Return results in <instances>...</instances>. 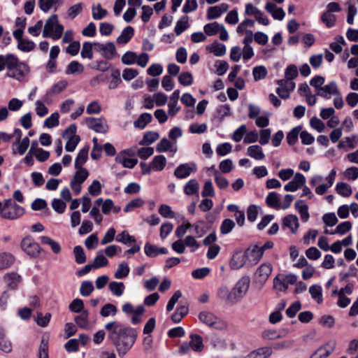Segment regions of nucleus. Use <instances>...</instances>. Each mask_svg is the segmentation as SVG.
<instances>
[{"mask_svg": "<svg viewBox=\"0 0 358 358\" xmlns=\"http://www.w3.org/2000/svg\"><path fill=\"white\" fill-rule=\"evenodd\" d=\"M309 292L311 295L312 299L316 301L318 303H322V289L320 285H313L310 286L309 287Z\"/></svg>", "mask_w": 358, "mask_h": 358, "instance_id": "nucleus-45", "label": "nucleus"}, {"mask_svg": "<svg viewBox=\"0 0 358 358\" xmlns=\"http://www.w3.org/2000/svg\"><path fill=\"white\" fill-rule=\"evenodd\" d=\"M188 27V17L184 16L176 22L174 31L177 36H179L183 31H185Z\"/></svg>", "mask_w": 358, "mask_h": 358, "instance_id": "nucleus-54", "label": "nucleus"}, {"mask_svg": "<svg viewBox=\"0 0 358 358\" xmlns=\"http://www.w3.org/2000/svg\"><path fill=\"white\" fill-rule=\"evenodd\" d=\"M29 71L30 68L29 65L27 63L20 61L16 56L11 67H10L7 72V76L18 81H22L29 74Z\"/></svg>", "mask_w": 358, "mask_h": 358, "instance_id": "nucleus-5", "label": "nucleus"}, {"mask_svg": "<svg viewBox=\"0 0 358 358\" xmlns=\"http://www.w3.org/2000/svg\"><path fill=\"white\" fill-rule=\"evenodd\" d=\"M306 182L305 176L300 173H296L293 179L284 186V189L287 192H296L303 187Z\"/></svg>", "mask_w": 358, "mask_h": 358, "instance_id": "nucleus-15", "label": "nucleus"}, {"mask_svg": "<svg viewBox=\"0 0 358 358\" xmlns=\"http://www.w3.org/2000/svg\"><path fill=\"white\" fill-rule=\"evenodd\" d=\"M88 315L89 313L87 310L82 311L80 315L75 317V322L79 327L82 329L87 328L89 325Z\"/></svg>", "mask_w": 358, "mask_h": 358, "instance_id": "nucleus-49", "label": "nucleus"}, {"mask_svg": "<svg viewBox=\"0 0 358 358\" xmlns=\"http://www.w3.org/2000/svg\"><path fill=\"white\" fill-rule=\"evenodd\" d=\"M129 271L130 268L127 263L122 262L118 265L114 276L116 279H122L129 275Z\"/></svg>", "mask_w": 358, "mask_h": 358, "instance_id": "nucleus-48", "label": "nucleus"}, {"mask_svg": "<svg viewBox=\"0 0 358 358\" xmlns=\"http://www.w3.org/2000/svg\"><path fill=\"white\" fill-rule=\"evenodd\" d=\"M116 55V48L113 43H107L104 45V50L102 56L106 59H113Z\"/></svg>", "mask_w": 358, "mask_h": 358, "instance_id": "nucleus-59", "label": "nucleus"}, {"mask_svg": "<svg viewBox=\"0 0 358 358\" xmlns=\"http://www.w3.org/2000/svg\"><path fill=\"white\" fill-rule=\"evenodd\" d=\"M336 171L335 169H332L329 173L328 176L326 178L327 183L317 186L315 188V193L319 195H323L325 194L328 189L333 185L336 179Z\"/></svg>", "mask_w": 358, "mask_h": 358, "instance_id": "nucleus-21", "label": "nucleus"}, {"mask_svg": "<svg viewBox=\"0 0 358 358\" xmlns=\"http://www.w3.org/2000/svg\"><path fill=\"white\" fill-rule=\"evenodd\" d=\"M21 248L31 257L38 256L41 252L40 245L29 237H26L22 241Z\"/></svg>", "mask_w": 358, "mask_h": 358, "instance_id": "nucleus-12", "label": "nucleus"}, {"mask_svg": "<svg viewBox=\"0 0 358 358\" xmlns=\"http://www.w3.org/2000/svg\"><path fill=\"white\" fill-rule=\"evenodd\" d=\"M159 138V135L157 132L148 131L143 135L139 144L141 145H149L156 141Z\"/></svg>", "mask_w": 358, "mask_h": 358, "instance_id": "nucleus-46", "label": "nucleus"}, {"mask_svg": "<svg viewBox=\"0 0 358 358\" xmlns=\"http://www.w3.org/2000/svg\"><path fill=\"white\" fill-rule=\"evenodd\" d=\"M247 155L256 160H262L265 157L263 149L258 145L249 146L247 149Z\"/></svg>", "mask_w": 358, "mask_h": 358, "instance_id": "nucleus-32", "label": "nucleus"}, {"mask_svg": "<svg viewBox=\"0 0 358 358\" xmlns=\"http://www.w3.org/2000/svg\"><path fill=\"white\" fill-rule=\"evenodd\" d=\"M298 277L295 274L289 273L287 275L279 273L273 278V289L277 293H285L289 285H295Z\"/></svg>", "mask_w": 358, "mask_h": 358, "instance_id": "nucleus-6", "label": "nucleus"}, {"mask_svg": "<svg viewBox=\"0 0 358 358\" xmlns=\"http://www.w3.org/2000/svg\"><path fill=\"white\" fill-rule=\"evenodd\" d=\"M134 32L133 27L130 26L125 27L117 38V42L120 44L127 43L134 36Z\"/></svg>", "mask_w": 358, "mask_h": 358, "instance_id": "nucleus-38", "label": "nucleus"}, {"mask_svg": "<svg viewBox=\"0 0 358 358\" xmlns=\"http://www.w3.org/2000/svg\"><path fill=\"white\" fill-rule=\"evenodd\" d=\"M93 43L90 42H85L80 52L83 59H92L93 58Z\"/></svg>", "mask_w": 358, "mask_h": 358, "instance_id": "nucleus-52", "label": "nucleus"}, {"mask_svg": "<svg viewBox=\"0 0 358 358\" xmlns=\"http://www.w3.org/2000/svg\"><path fill=\"white\" fill-rule=\"evenodd\" d=\"M14 262V257L9 253H0V270L6 268Z\"/></svg>", "mask_w": 358, "mask_h": 358, "instance_id": "nucleus-53", "label": "nucleus"}, {"mask_svg": "<svg viewBox=\"0 0 358 358\" xmlns=\"http://www.w3.org/2000/svg\"><path fill=\"white\" fill-rule=\"evenodd\" d=\"M64 30V26L59 23L58 16L54 14L49 17L45 23L43 37L51 38L56 41L62 37Z\"/></svg>", "mask_w": 358, "mask_h": 358, "instance_id": "nucleus-2", "label": "nucleus"}, {"mask_svg": "<svg viewBox=\"0 0 358 358\" xmlns=\"http://www.w3.org/2000/svg\"><path fill=\"white\" fill-rule=\"evenodd\" d=\"M85 66L83 64L78 61L71 62L66 69V74L67 75H76L83 73Z\"/></svg>", "mask_w": 358, "mask_h": 358, "instance_id": "nucleus-33", "label": "nucleus"}, {"mask_svg": "<svg viewBox=\"0 0 358 358\" xmlns=\"http://www.w3.org/2000/svg\"><path fill=\"white\" fill-rule=\"evenodd\" d=\"M266 205L275 210H280L281 207L280 194L275 192H269L266 197Z\"/></svg>", "mask_w": 358, "mask_h": 358, "instance_id": "nucleus-28", "label": "nucleus"}, {"mask_svg": "<svg viewBox=\"0 0 358 358\" xmlns=\"http://www.w3.org/2000/svg\"><path fill=\"white\" fill-rule=\"evenodd\" d=\"M0 350L4 353H10L13 350V345L7 338L3 328L0 327Z\"/></svg>", "mask_w": 358, "mask_h": 358, "instance_id": "nucleus-27", "label": "nucleus"}, {"mask_svg": "<svg viewBox=\"0 0 358 358\" xmlns=\"http://www.w3.org/2000/svg\"><path fill=\"white\" fill-rule=\"evenodd\" d=\"M217 296L220 300L228 304H236L232 290L229 289L227 286L222 285L219 287L217 292Z\"/></svg>", "mask_w": 358, "mask_h": 358, "instance_id": "nucleus-20", "label": "nucleus"}, {"mask_svg": "<svg viewBox=\"0 0 358 358\" xmlns=\"http://www.w3.org/2000/svg\"><path fill=\"white\" fill-rule=\"evenodd\" d=\"M16 55L12 53L0 55V72L3 71L4 69L8 71Z\"/></svg>", "mask_w": 358, "mask_h": 358, "instance_id": "nucleus-34", "label": "nucleus"}, {"mask_svg": "<svg viewBox=\"0 0 358 358\" xmlns=\"http://www.w3.org/2000/svg\"><path fill=\"white\" fill-rule=\"evenodd\" d=\"M24 213V208L10 199H6L3 203L0 202V215L4 219L15 220Z\"/></svg>", "mask_w": 358, "mask_h": 358, "instance_id": "nucleus-3", "label": "nucleus"}, {"mask_svg": "<svg viewBox=\"0 0 358 358\" xmlns=\"http://www.w3.org/2000/svg\"><path fill=\"white\" fill-rule=\"evenodd\" d=\"M117 163L122 164L124 167L128 169L134 168L138 163L137 159L127 157V151L124 150L120 152L115 157Z\"/></svg>", "mask_w": 358, "mask_h": 358, "instance_id": "nucleus-22", "label": "nucleus"}, {"mask_svg": "<svg viewBox=\"0 0 358 358\" xmlns=\"http://www.w3.org/2000/svg\"><path fill=\"white\" fill-rule=\"evenodd\" d=\"M250 280L249 277H242L231 289L235 303L243 299L248 291Z\"/></svg>", "mask_w": 358, "mask_h": 358, "instance_id": "nucleus-10", "label": "nucleus"}, {"mask_svg": "<svg viewBox=\"0 0 358 358\" xmlns=\"http://www.w3.org/2000/svg\"><path fill=\"white\" fill-rule=\"evenodd\" d=\"M246 253L255 264L259 262L264 255L259 245H255L251 249H248Z\"/></svg>", "mask_w": 358, "mask_h": 358, "instance_id": "nucleus-42", "label": "nucleus"}, {"mask_svg": "<svg viewBox=\"0 0 358 358\" xmlns=\"http://www.w3.org/2000/svg\"><path fill=\"white\" fill-rule=\"evenodd\" d=\"M73 254L75 256L76 262L78 264H82L86 262V255L83 248L77 245L73 248Z\"/></svg>", "mask_w": 358, "mask_h": 358, "instance_id": "nucleus-62", "label": "nucleus"}, {"mask_svg": "<svg viewBox=\"0 0 358 358\" xmlns=\"http://www.w3.org/2000/svg\"><path fill=\"white\" fill-rule=\"evenodd\" d=\"M109 289L114 295L120 296L124 292V285L123 282L113 281L109 284Z\"/></svg>", "mask_w": 358, "mask_h": 358, "instance_id": "nucleus-63", "label": "nucleus"}, {"mask_svg": "<svg viewBox=\"0 0 358 358\" xmlns=\"http://www.w3.org/2000/svg\"><path fill=\"white\" fill-rule=\"evenodd\" d=\"M94 269L104 267L108 264V260L103 255L101 251H99L92 263Z\"/></svg>", "mask_w": 358, "mask_h": 358, "instance_id": "nucleus-56", "label": "nucleus"}, {"mask_svg": "<svg viewBox=\"0 0 358 358\" xmlns=\"http://www.w3.org/2000/svg\"><path fill=\"white\" fill-rule=\"evenodd\" d=\"M282 227H287L292 234H296L299 227V219L295 215H288L282 219Z\"/></svg>", "mask_w": 358, "mask_h": 358, "instance_id": "nucleus-24", "label": "nucleus"}, {"mask_svg": "<svg viewBox=\"0 0 358 358\" xmlns=\"http://www.w3.org/2000/svg\"><path fill=\"white\" fill-rule=\"evenodd\" d=\"M306 182L305 176L300 173H296L293 179L284 186V189L287 192H296L303 187Z\"/></svg>", "mask_w": 358, "mask_h": 358, "instance_id": "nucleus-17", "label": "nucleus"}, {"mask_svg": "<svg viewBox=\"0 0 358 358\" xmlns=\"http://www.w3.org/2000/svg\"><path fill=\"white\" fill-rule=\"evenodd\" d=\"M336 191L339 195L344 197H348L352 193L351 186L345 182H338L336 185Z\"/></svg>", "mask_w": 358, "mask_h": 358, "instance_id": "nucleus-47", "label": "nucleus"}, {"mask_svg": "<svg viewBox=\"0 0 358 358\" xmlns=\"http://www.w3.org/2000/svg\"><path fill=\"white\" fill-rule=\"evenodd\" d=\"M92 15L94 20H101L108 15V11L103 8L100 3H98L92 6Z\"/></svg>", "mask_w": 358, "mask_h": 358, "instance_id": "nucleus-43", "label": "nucleus"}, {"mask_svg": "<svg viewBox=\"0 0 358 358\" xmlns=\"http://www.w3.org/2000/svg\"><path fill=\"white\" fill-rule=\"evenodd\" d=\"M214 178L216 185L220 189H226L229 185V180L221 175V173L215 170L214 172Z\"/></svg>", "mask_w": 358, "mask_h": 358, "instance_id": "nucleus-60", "label": "nucleus"}, {"mask_svg": "<svg viewBox=\"0 0 358 358\" xmlns=\"http://www.w3.org/2000/svg\"><path fill=\"white\" fill-rule=\"evenodd\" d=\"M199 320L209 327L217 330H224L227 328V324L222 319L217 316L214 313L203 310L199 315Z\"/></svg>", "mask_w": 358, "mask_h": 358, "instance_id": "nucleus-4", "label": "nucleus"}, {"mask_svg": "<svg viewBox=\"0 0 358 358\" xmlns=\"http://www.w3.org/2000/svg\"><path fill=\"white\" fill-rule=\"evenodd\" d=\"M166 164V159L164 155L154 157L151 162V167L153 171H162Z\"/></svg>", "mask_w": 358, "mask_h": 358, "instance_id": "nucleus-37", "label": "nucleus"}, {"mask_svg": "<svg viewBox=\"0 0 358 358\" xmlns=\"http://www.w3.org/2000/svg\"><path fill=\"white\" fill-rule=\"evenodd\" d=\"M189 341L183 342L179 348L180 354H188L191 350L196 352H201L204 348L203 338L198 334H191Z\"/></svg>", "mask_w": 358, "mask_h": 358, "instance_id": "nucleus-7", "label": "nucleus"}, {"mask_svg": "<svg viewBox=\"0 0 358 358\" xmlns=\"http://www.w3.org/2000/svg\"><path fill=\"white\" fill-rule=\"evenodd\" d=\"M272 354V350L270 348L264 347L252 351L247 355L248 358H268Z\"/></svg>", "mask_w": 358, "mask_h": 358, "instance_id": "nucleus-35", "label": "nucleus"}, {"mask_svg": "<svg viewBox=\"0 0 358 358\" xmlns=\"http://www.w3.org/2000/svg\"><path fill=\"white\" fill-rule=\"evenodd\" d=\"M265 10L271 15L275 20H282L285 17V13L282 8L278 7L274 3L267 2Z\"/></svg>", "mask_w": 358, "mask_h": 358, "instance_id": "nucleus-23", "label": "nucleus"}, {"mask_svg": "<svg viewBox=\"0 0 358 358\" xmlns=\"http://www.w3.org/2000/svg\"><path fill=\"white\" fill-rule=\"evenodd\" d=\"M152 121V115L150 113H143L134 122V126L136 128L143 129L145 126Z\"/></svg>", "mask_w": 358, "mask_h": 358, "instance_id": "nucleus-40", "label": "nucleus"}, {"mask_svg": "<svg viewBox=\"0 0 358 358\" xmlns=\"http://www.w3.org/2000/svg\"><path fill=\"white\" fill-rule=\"evenodd\" d=\"M206 50L216 57H222L226 54L227 48L225 45L214 42L206 47Z\"/></svg>", "mask_w": 358, "mask_h": 358, "instance_id": "nucleus-30", "label": "nucleus"}, {"mask_svg": "<svg viewBox=\"0 0 358 358\" xmlns=\"http://www.w3.org/2000/svg\"><path fill=\"white\" fill-rule=\"evenodd\" d=\"M117 313V307L112 303H106L105 304L101 311L100 315L103 317H107L108 316H115Z\"/></svg>", "mask_w": 358, "mask_h": 358, "instance_id": "nucleus-55", "label": "nucleus"}, {"mask_svg": "<svg viewBox=\"0 0 358 358\" xmlns=\"http://www.w3.org/2000/svg\"><path fill=\"white\" fill-rule=\"evenodd\" d=\"M115 240L117 242L122 243L125 245L134 243L136 242L135 238L131 236L126 230L117 234V236L115 237Z\"/></svg>", "mask_w": 358, "mask_h": 358, "instance_id": "nucleus-50", "label": "nucleus"}, {"mask_svg": "<svg viewBox=\"0 0 358 358\" xmlns=\"http://www.w3.org/2000/svg\"><path fill=\"white\" fill-rule=\"evenodd\" d=\"M272 266L269 263L262 264L257 270L255 273L256 281L264 285L268 280L272 272Z\"/></svg>", "mask_w": 358, "mask_h": 358, "instance_id": "nucleus-18", "label": "nucleus"}, {"mask_svg": "<svg viewBox=\"0 0 358 358\" xmlns=\"http://www.w3.org/2000/svg\"><path fill=\"white\" fill-rule=\"evenodd\" d=\"M229 5L226 3H222L218 6L210 7L207 10V19L215 20L220 17L222 13L227 11Z\"/></svg>", "mask_w": 358, "mask_h": 358, "instance_id": "nucleus-19", "label": "nucleus"}, {"mask_svg": "<svg viewBox=\"0 0 358 358\" xmlns=\"http://www.w3.org/2000/svg\"><path fill=\"white\" fill-rule=\"evenodd\" d=\"M199 189V185L196 179L189 180L184 187V192L187 195H193L197 194Z\"/></svg>", "mask_w": 358, "mask_h": 358, "instance_id": "nucleus-41", "label": "nucleus"}, {"mask_svg": "<svg viewBox=\"0 0 358 358\" xmlns=\"http://www.w3.org/2000/svg\"><path fill=\"white\" fill-rule=\"evenodd\" d=\"M89 148H83L78 152L75 160V168H83L88 158Z\"/></svg>", "mask_w": 358, "mask_h": 358, "instance_id": "nucleus-39", "label": "nucleus"}, {"mask_svg": "<svg viewBox=\"0 0 358 358\" xmlns=\"http://www.w3.org/2000/svg\"><path fill=\"white\" fill-rule=\"evenodd\" d=\"M196 171L194 163H185L179 165L174 171V176L178 179L187 178L192 173Z\"/></svg>", "mask_w": 358, "mask_h": 358, "instance_id": "nucleus-13", "label": "nucleus"}, {"mask_svg": "<svg viewBox=\"0 0 358 358\" xmlns=\"http://www.w3.org/2000/svg\"><path fill=\"white\" fill-rule=\"evenodd\" d=\"M203 31L206 36H211L219 34L220 40L225 41L229 39V34L224 26L217 22L205 24Z\"/></svg>", "mask_w": 358, "mask_h": 358, "instance_id": "nucleus-11", "label": "nucleus"}, {"mask_svg": "<svg viewBox=\"0 0 358 358\" xmlns=\"http://www.w3.org/2000/svg\"><path fill=\"white\" fill-rule=\"evenodd\" d=\"M121 60L124 64L132 65L137 64L141 67L144 68L148 63L149 56L145 52L138 56L134 52L127 51L122 55Z\"/></svg>", "mask_w": 358, "mask_h": 358, "instance_id": "nucleus-8", "label": "nucleus"}, {"mask_svg": "<svg viewBox=\"0 0 358 358\" xmlns=\"http://www.w3.org/2000/svg\"><path fill=\"white\" fill-rule=\"evenodd\" d=\"M87 127L96 133L106 134L109 130V126L106 119L101 116L100 117H88L85 120Z\"/></svg>", "mask_w": 358, "mask_h": 358, "instance_id": "nucleus-9", "label": "nucleus"}, {"mask_svg": "<svg viewBox=\"0 0 358 358\" xmlns=\"http://www.w3.org/2000/svg\"><path fill=\"white\" fill-rule=\"evenodd\" d=\"M306 182L305 176L300 173H296L293 179L284 186V189L287 192H296L303 187Z\"/></svg>", "mask_w": 358, "mask_h": 358, "instance_id": "nucleus-16", "label": "nucleus"}, {"mask_svg": "<svg viewBox=\"0 0 358 358\" xmlns=\"http://www.w3.org/2000/svg\"><path fill=\"white\" fill-rule=\"evenodd\" d=\"M105 329L119 355H125L132 348L138 336L135 329L117 321L106 324Z\"/></svg>", "mask_w": 358, "mask_h": 358, "instance_id": "nucleus-1", "label": "nucleus"}, {"mask_svg": "<svg viewBox=\"0 0 358 358\" xmlns=\"http://www.w3.org/2000/svg\"><path fill=\"white\" fill-rule=\"evenodd\" d=\"M247 256L245 253L237 252L234 254L230 261V267L233 269H238L244 266L246 262Z\"/></svg>", "mask_w": 358, "mask_h": 358, "instance_id": "nucleus-25", "label": "nucleus"}, {"mask_svg": "<svg viewBox=\"0 0 358 358\" xmlns=\"http://www.w3.org/2000/svg\"><path fill=\"white\" fill-rule=\"evenodd\" d=\"M4 280L11 289H16L21 282V276L16 273H10L4 276Z\"/></svg>", "mask_w": 358, "mask_h": 358, "instance_id": "nucleus-36", "label": "nucleus"}, {"mask_svg": "<svg viewBox=\"0 0 358 358\" xmlns=\"http://www.w3.org/2000/svg\"><path fill=\"white\" fill-rule=\"evenodd\" d=\"M40 240L42 244L48 245L53 253L57 255L61 252L62 248L60 244L50 237L43 236L40 238Z\"/></svg>", "mask_w": 358, "mask_h": 358, "instance_id": "nucleus-31", "label": "nucleus"}, {"mask_svg": "<svg viewBox=\"0 0 358 358\" xmlns=\"http://www.w3.org/2000/svg\"><path fill=\"white\" fill-rule=\"evenodd\" d=\"M296 210L300 215L301 219L303 222H306L310 217L308 213V206L302 200H298L294 203Z\"/></svg>", "mask_w": 358, "mask_h": 358, "instance_id": "nucleus-29", "label": "nucleus"}, {"mask_svg": "<svg viewBox=\"0 0 358 358\" xmlns=\"http://www.w3.org/2000/svg\"><path fill=\"white\" fill-rule=\"evenodd\" d=\"M321 21L326 25L327 27L331 28L335 25L336 22V17L335 15L325 11L321 15Z\"/></svg>", "mask_w": 358, "mask_h": 358, "instance_id": "nucleus-58", "label": "nucleus"}, {"mask_svg": "<svg viewBox=\"0 0 358 358\" xmlns=\"http://www.w3.org/2000/svg\"><path fill=\"white\" fill-rule=\"evenodd\" d=\"M171 143L166 138H162L157 145L156 150L159 152H164L170 150L173 155L176 152V148H171Z\"/></svg>", "mask_w": 358, "mask_h": 358, "instance_id": "nucleus-44", "label": "nucleus"}, {"mask_svg": "<svg viewBox=\"0 0 358 358\" xmlns=\"http://www.w3.org/2000/svg\"><path fill=\"white\" fill-rule=\"evenodd\" d=\"M76 171L72 180L83 184L89 176L88 171L85 168H76Z\"/></svg>", "mask_w": 358, "mask_h": 358, "instance_id": "nucleus-61", "label": "nucleus"}, {"mask_svg": "<svg viewBox=\"0 0 358 358\" xmlns=\"http://www.w3.org/2000/svg\"><path fill=\"white\" fill-rule=\"evenodd\" d=\"M36 44L29 39H23L17 43V48L23 52H29L34 50Z\"/></svg>", "mask_w": 358, "mask_h": 358, "instance_id": "nucleus-51", "label": "nucleus"}, {"mask_svg": "<svg viewBox=\"0 0 358 358\" xmlns=\"http://www.w3.org/2000/svg\"><path fill=\"white\" fill-rule=\"evenodd\" d=\"M235 227V222L231 219H224L220 225V233L228 234Z\"/></svg>", "mask_w": 358, "mask_h": 358, "instance_id": "nucleus-64", "label": "nucleus"}, {"mask_svg": "<svg viewBox=\"0 0 358 358\" xmlns=\"http://www.w3.org/2000/svg\"><path fill=\"white\" fill-rule=\"evenodd\" d=\"M268 71L266 68L264 66L260 65L254 67L252 70V74L254 77V80L255 81H258L262 80L266 78L267 76Z\"/></svg>", "mask_w": 358, "mask_h": 358, "instance_id": "nucleus-57", "label": "nucleus"}, {"mask_svg": "<svg viewBox=\"0 0 358 358\" xmlns=\"http://www.w3.org/2000/svg\"><path fill=\"white\" fill-rule=\"evenodd\" d=\"M316 95L329 99L332 96L340 95V92L336 82L332 81L324 87H320Z\"/></svg>", "mask_w": 358, "mask_h": 358, "instance_id": "nucleus-14", "label": "nucleus"}, {"mask_svg": "<svg viewBox=\"0 0 358 358\" xmlns=\"http://www.w3.org/2000/svg\"><path fill=\"white\" fill-rule=\"evenodd\" d=\"M63 3V0H38V6L44 13H48L50 9H57Z\"/></svg>", "mask_w": 358, "mask_h": 358, "instance_id": "nucleus-26", "label": "nucleus"}]
</instances>
